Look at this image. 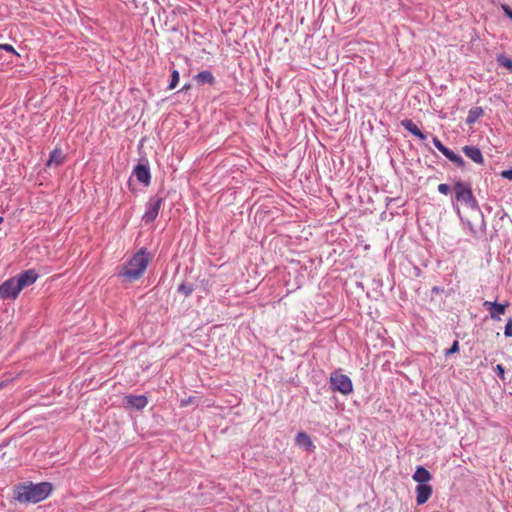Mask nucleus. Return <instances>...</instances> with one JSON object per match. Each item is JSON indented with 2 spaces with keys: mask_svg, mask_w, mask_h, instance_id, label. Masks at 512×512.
<instances>
[{
  "mask_svg": "<svg viewBox=\"0 0 512 512\" xmlns=\"http://www.w3.org/2000/svg\"><path fill=\"white\" fill-rule=\"evenodd\" d=\"M179 82V72L177 70H173L171 73V79L168 86V89H174Z\"/></svg>",
  "mask_w": 512,
  "mask_h": 512,
  "instance_id": "4be33fe9",
  "label": "nucleus"
},
{
  "mask_svg": "<svg viewBox=\"0 0 512 512\" xmlns=\"http://www.w3.org/2000/svg\"><path fill=\"white\" fill-rule=\"evenodd\" d=\"M52 492L49 482L22 483L15 487L14 498L20 503H38L46 499Z\"/></svg>",
  "mask_w": 512,
  "mask_h": 512,
  "instance_id": "f03ea898",
  "label": "nucleus"
},
{
  "mask_svg": "<svg viewBox=\"0 0 512 512\" xmlns=\"http://www.w3.org/2000/svg\"><path fill=\"white\" fill-rule=\"evenodd\" d=\"M15 278L18 282L17 287H20L22 291L24 288L34 284L39 278V274L35 269H28L16 275Z\"/></svg>",
  "mask_w": 512,
  "mask_h": 512,
  "instance_id": "0eeeda50",
  "label": "nucleus"
},
{
  "mask_svg": "<svg viewBox=\"0 0 512 512\" xmlns=\"http://www.w3.org/2000/svg\"><path fill=\"white\" fill-rule=\"evenodd\" d=\"M189 88H190V85L186 84V85L183 86L182 90H187Z\"/></svg>",
  "mask_w": 512,
  "mask_h": 512,
  "instance_id": "2f4dec72",
  "label": "nucleus"
},
{
  "mask_svg": "<svg viewBox=\"0 0 512 512\" xmlns=\"http://www.w3.org/2000/svg\"><path fill=\"white\" fill-rule=\"evenodd\" d=\"M453 209L456 212V214L459 216L462 223H464L468 227L471 234L475 236L477 234V232H476L473 224L469 220L463 218L459 205L453 203Z\"/></svg>",
  "mask_w": 512,
  "mask_h": 512,
  "instance_id": "aec40b11",
  "label": "nucleus"
},
{
  "mask_svg": "<svg viewBox=\"0 0 512 512\" xmlns=\"http://www.w3.org/2000/svg\"><path fill=\"white\" fill-rule=\"evenodd\" d=\"M438 192L443 195H448L451 192V187L446 183H441L437 188Z\"/></svg>",
  "mask_w": 512,
  "mask_h": 512,
  "instance_id": "b1692460",
  "label": "nucleus"
},
{
  "mask_svg": "<svg viewBox=\"0 0 512 512\" xmlns=\"http://www.w3.org/2000/svg\"><path fill=\"white\" fill-rule=\"evenodd\" d=\"M432 494V487L428 484H418L416 487V502L418 505L425 504Z\"/></svg>",
  "mask_w": 512,
  "mask_h": 512,
  "instance_id": "f8f14e48",
  "label": "nucleus"
},
{
  "mask_svg": "<svg viewBox=\"0 0 512 512\" xmlns=\"http://www.w3.org/2000/svg\"><path fill=\"white\" fill-rule=\"evenodd\" d=\"M2 221H3V218H2V217H0V224L2 223Z\"/></svg>",
  "mask_w": 512,
  "mask_h": 512,
  "instance_id": "473e14b6",
  "label": "nucleus"
},
{
  "mask_svg": "<svg viewBox=\"0 0 512 512\" xmlns=\"http://www.w3.org/2000/svg\"><path fill=\"white\" fill-rule=\"evenodd\" d=\"M499 378L504 379L505 369L501 364H497L495 368Z\"/></svg>",
  "mask_w": 512,
  "mask_h": 512,
  "instance_id": "c85d7f7f",
  "label": "nucleus"
},
{
  "mask_svg": "<svg viewBox=\"0 0 512 512\" xmlns=\"http://www.w3.org/2000/svg\"><path fill=\"white\" fill-rule=\"evenodd\" d=\"M433 144L434 146L443 154L445 155L447 153V151H449L450 149L447 148L445 145H443V143L437 138V137H433Z\"/></svg>",
  "mask_w": 512,
  "mask_h": 512,
  "instance_id": "5701e85b",
  "label": "nucleus"
},
{
  "mask_svg": "<svg viewBox=\"0 0 512 512\" xmlns=\"http://www.w3.org/2000/svg\"><path fill=\"white\" fill-rule=\"evenodd\" d=\"M484 111L481 107H473L468 111L466 123L468 125L474 124L482 115Z\"/></svg>",
  "mask_w": 512,
  "mask_h": 512,
  "instance_id": "a211bd4d",
  "label": "nucleus"
},
{
  "mask_svg": "<svg viewBox=\"0 0 512 512\" xmlns=\"http://www.w3.org/2000/svg\"><path fill=\"white\" fill-rule=\"evenodd\" d=\"M449 161L455 164L458 168L463 169L466 165L464 159L451 149L444 155Z\"/></svg>",
  "mask_w": 512,
  "mask_h": 512,
  "instance_id": "6ab92c4d",
  "label": "nucleus"
},
{
  "mask_svg": "<svg viewBox=\"0 0 512 512\" xmlns=\"http://www.w3.org/2000/svg\"><path fill=\"white\" fill-rule=\"evenodd\" d=\"M151 255L146 248H141L122 267L118 276L127 282H134L140 279L147 269Z\"/></svg>",
  "mask_w": 512,
  "mask_h": 512,
  "instance_id": "f257e3e1",
  "label": "nucleus"
},
{
  "mask_svg": "<svg viewBox=\"0 0 512 512\" xmlns=\"http://www.w3.org/2000/svg\"><path fill=\"white\" fill-rule=\"evenodd\" d=\"M504 335L506 337H512V319H509L504 328Z\"/></svg>",
  "mask_w": 512,
  "mask_h": 512,
  "instance_id": "cd10ccee",
  "label": "nucleus"
},
{
  "mask_svg": "<svg viewBox=\"0 0 512 512\" xmlns=\"http://www.w3.org/2000/svg\"><path fill=\"white\" fill-rule=\"evenodd\" d=\"M500 175H501V177H503L505 179L512 180V168L503 170Z\"/></svg>",
  "mask_w": 512,
  "mask_h": 512,
  "instance_id": "c756f323",
  "label": "nucleus"
},
{
  "mask_svg": "<svg viewBox=\"0 0 512 512\" xmlns=\"http://www.w3.org/2000/svg\"><path fill=\"white\" fill-rule=\"evenodd\" d=\"M124 400L128 406L136 410H142L148 404V399L145 395H127Z\"/></svg>",
  "mask_w": 512,
  "mask_h": 512,
  "instance_id": "9b49d317",
  "label": "nucleus"
},
{
  "mask_svg": "<svg viewBox=\"0 0 512 512\" xmlns=\"http://www.w3.org/2000/svg\"><path fill=\"white\" fill-rule=\"evenodd\" d=\"M453 190L454 200L452 201V204L455 203L458 205V203H461L467 208L477 211L481 217V228L483 231H485L486 223L484 214L480 209L477 199L473 195L471 185L467 182L458 180L454 183Z\"/></svg>",
  "mask_w": 512,
  "mask_h": 512,
  "instance_id": "7ed1b4c3",
  "label": "nucleus"
},
{
  "mask_svg": "<svg viewBox=\"0 0 512 512\" xmlns=\"http://www.w3.org/2000/svg\"><path fill=\"white\" fill-rule=\"evenodd\" d=\"M462 151L474 163H476L478 165L484 164L483 154L478 147L473 146V145H466V146L462 147Z\"/></svg>",
  "mask_w": 512,
  "mask_h": 512,
  "instance_id": "9d476101",
  "label": "nucleus"
},
{
  "mask_svg": "<svg viewBox=\"0 0 512 512\" xmlns=\"http://www.w3.org/2000/svg\"><path fill=\"white\" fill-rule=\"evenodd\" d=\"M499 62L504 66L506 67L507 69H509L510 71H512V60L511 59H508V58H505V57H500L499 58Z\"/></svg>",
  "mask_w": 512,
  "mask_h": 512,
  "instance_id": "bb28decb",
  "label": "nucleus"
},
{
  "mask_svg": "<svg viewBox=\"0 0 512 512\" xmlns=\"http://www.w3.org/2000/svg\"><path fill=\"white\" fill-rule=\"evenodd\" d=\"M18 282L14 277L9 278L0 285V298L2 299H15L21 292Z\"/></svg>",
  "mask_w": 512,
  "mask_h": 512,
  "instance_id": "423d86ee",
  "label": "nucleus"
},
{
  "mask_svg": "<svg viewBox=\"0 0 512 512\" xmlns=\"http://www.w3.org/2000/svg\"><path fill=\"white\" fill-rule=\"evenodd\" d=\"M412 478L419 484H427V482L431 479V474L423 466H418Z\"/></svg>",
  "mask_w": 512,
  "mask_h": 512,
  "instance_id": "dca6fc26",
  "label": "nucleus"
},
{
  "mask_svg": "<svg viewBox=\"0 0 512 512\" xmlns=\"http://www.w3.org/2000/svg\"><path fill=\"white\" fill-rule=\"evenodd\" d=\"M194 291V287L190 283L183 282L178 286V292L182 293L184 296H190Z\"/></svg>",
  "mask_w": 512,
  "mask_h": 512,
  "instance_id": "412c9836",
  "label": "nucleus"
},
{
  "mask_svg": "<svg viewBox=\"0 0 512 512\" xmlns=\"http://www.w3.org/2000/svg\"><path fill=\"white\" fill-rule=\"evenodd\" d=\"M505 15L512 20V8L508 5H503Z\"/></svg>",
  "mask_w": 512,
  "mask_h": 512,
  "instance_id": "7c9ffc66",
  "label": "nucleus"
},
{
  "mask_svg": "<svg viewBox=\"0 0 512 512\" xmlns=\"http://www.w3.org/2000/svg\"><path fill=\"white\" fill-rule=\"evenodd\" d=\"M330 383L334 390L344 395H348L353 391L352 381L347 375L333 372L330 376Z\"/></svg>",
  "mask_w": 512,
  "mask_h": 512,
  "instance_id": "39448f33",
  "label": "nucleus"
},
{
  "mask_svg": "<svg viewBox=\"0 0 512 512\" xmlns=\"http://www.w3.org/2000/svg\"><path fill=\"white\" fill-rule=\"evenodd\" d=\"M295 443L300 447H304L307 451H312L315 447L310 436L305 432H299L296 435Z\"/></svg>",
  "mask_w": 512,
  "mask_h": 512,
  "instance_id": "2eb2a0df",
  "label": "nucleus"
},
{
  "mask_svg": "<svg viewBox=\"0 0 512 512\" xmlns=\"http://www.w3.org/2000/svg\"><path fill=\"white\" fill-rule=\"evenodd\" d=\"M194 79L198 85H205V84L214 85L215 84V77L212 74V72L209 70H203V71L199 72L198 74H196L194 76Z\"/></svg>",
  "mask_w": 512,
  "mask_h": 512,
  "instance_id": "4468645a",
  "label": "nucleus"
},
{
  "mask_svg": "<svg viewBox=\"0 0 512 512\" xmlns=\"http://www.w3.org/2000/svg\"><path fill=\"white\" fill-rule=\"evenodd\" d=\"M163 202L164 198L158 194L153 195L149 198L145 205V212L142 216V221L145 224H150L155 221L162 207Z\"/></svg>",
  "mask_w": 512,
  "mask_h": 512,
  "instance_id": "20e7f679",
  "label": "nucleus"
},
{
  "mask_svg": "<svg viewBox=\"0 0 512 512\" xmlns=\"http://www.w3.org/2000/svg\"><path fill=\"white\" fill-rule=\"evenodd\" d=\"M133 176L144 186H149L151 182V173L148 164L139 163L135 166Z\"/></svg>",
  "mask_w": 512,
  "mask_h": 512,
  "instance_id": "6e6552de",
  "label": "nucleus"
},
{
  "mask_svg": "<svg viewBox=\"0 0 512 512\" xmlns=\"http://www.w3.org/2000/svg\"><path fill=\"white\" fill-rule=\"evenodd\" d=\"M401 126L409 131L411 134L419 138L420 140H425L426 136L424 133L418 128V126L411 119H404L401 121Z\"/></svg>",
  "mask_w": 512,
  "mask_h": 512,
  "instance_id": "ddd939ff",
  "label": "nucleus"
},
{
  "mask_svg": "<svg viewBox=\"0 0 512 512\" xmlns=\"http://www.w3.org/2000/svg\"><path fill=\"white\" fill-rule=\"evenodd\" d=\"M508 306H509V303L501 304V303H497L496 301H494V302L485 301L483 303V307L489 311L490 317L493 320H500L501 319L500 316L505 314L506 308Z\"/></svg>",
  "mask_w": 512,
  "mask_h": 512,
  "instance_id": "1a4fd4ad",
  "label": "nucleus"
},
{
  "mask_svg": "<svg viewBox=\"0 0 512 512\" xmlns=\"http://www.w3.org/2000/svg\"><path fill=\"white\" fill-rule=\"evenodd\" d=\"M0 49L1 50H5L6 52H9V53H12L14 55L19 56L18 52L10 44H0Z\"/></svg>",
  "mask_w": 512,
  "mask_h": 512,
  "instance_id": "a878e982",
  "label": "nucleus"
},
{
  "mask_svg": "<svg viewBox=\"0 0 512 512\" xmlns=\"http://www.w3.org/2000/svg\"><path fill=\"white\" fill-rule=\"evenodd\" d=\"M65 160V156L64 154L62 153V151L60 149H54L51 151L50 155H49V159L46 163L47 166H52V165H61Z\"/></svg>",
  "mask_w": 512,
  "mask_h": 512,
  "instance_id": "f3484780",
  "label": "nucleus"
},
{
  "mask_svg": "<svg viewBox=\"0 0 512 512\" xmlns=\"http://www.w3.org/2000/svg\"><path fill=\"white\" fill-rule=\"evenodd\" d=\"M458 351H459V342L457 340H455L453 342L452 346L445 351V355L449 356V355H452L454 353H457Z\"/></svg>",
  "mask_w": 512,
  "mask_h": 512,
  "instance_id": "393cba45",
  "label": "nucleus"
}]
</instances>
